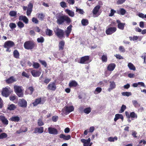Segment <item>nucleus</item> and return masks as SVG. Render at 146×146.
<instances>
[{
	"mask_svg": "<svg viewBox=\"0 0 146 146\" xmlns=\"http://www.w3.org/2000/svg\"><path fill=\"white\" fill-rule=\"evenodd\" d=\"M56 19L57 23L59 25L63 24L65 21L69 25L72 21L70 18L68 16L61 15L60 13L56 14Z\"/></svg>",
	"mask_w": 146,
	"mask_h": 146,
	"instance_id": "obj_1",
	"label": "nucleus"
},
{
	"mask_svg": "<svg viewBox=\"0 0 146 146\" xmlns=\"http://www.w3.org/2000/svg\"><path fill=\"white\" fill-rule=\"evenodd\" d=\"M36 44L33 41H28L24 43V48L27 50H31L36 47Z\"/></svg>",
	"mask_w": 146,
	"mask_h": 146,
	"instance_id": "obj_2",
	"label": "nucleus"
},
{
	"mask_svg": "<svg viewBox=\"0 0 146 146\" xmlns=\"http://www.w3.org/2000/svg\"><path fill=\"white\" fill-rule=\"evenodd\" d=\"M14 88L15 92L19 97H23L24 94L22 86L15 85Z\"/></svg>",
	"mask_w": 146,
	"mask_h": 146,
	"instance_id": "obj_3",
	"label": "nucleus"
},
{
	"mask_svg": "<svg viewBox=\"0 0 146 146\" xmlns=\"http://www.w3.org/2000/svg\"><path fill=\"white\" fill-rule=\"evenodd\" d=\"M55 35L59 38L64 37V31L63 30L58 27L55 28L54 29Z\"/></svg>",
	"mask_w": 146,
	"mask_h": 146,
	"instance_id": "obj_4",
	"label": "nucleus"
},
{
	"mask_svg": "<svg viewBox=\"0 0 146 146\" xmlns=\"http://www.w3.org/2000/svg\"><path fill=\"white\" fill-rule=\"evenodd\" d=\"M15 46V44L13 41L11 40H9L5 43L4 47L5 48H7L6 50V51L10 52L11 51V50L9 49V48Z\"/></svg>",
	"mask_w": 146,
	"mask_h": 146,
	"instance_id": "obj_5",
	"label": "nucleus"
},
{
	"mask_svg": "<svg viewBox=\"0 0 146 146\" xmlns=\"http://www.w3.org/2000/svg\"><path fill=\"white\" fill-rule=\"evenodd\" d=\"M65 44V42L63 40L59 41L58 44L59 50L60 52V53L62 56L64 55V51L63 50Z\"/></svg>",
	"mask_w": 146,
	"mask_h": 146,
	"instance_id": "obj_6",
	"label": "nucleus"
},
{
	"mask_svg": "<svg viewBox=\"0 0 146 146\" xmlns=\"http://www.w3.org/2000/svg\"><path fill=\"white\" fill-rule=\"evenodd\" d=\"M10 89V87L3 88L1 93L2 95L5 97H8L11 93Z\"/></svg>",
	"mask_w": 146,
	"mask_h": 146,
	"instance_id": "obj_7",
	"label": "nucleus"
},
{
	"mask_svg": "<svg viewBox=\"0 0 146 146\" xmlns=\"http://www.w3.org/2000/svg\"><path fill=\"white\" fill-rule=\"evenodd\" d=\"M90 57L88 56L82 57L80 58L79 63L82 64H88L90 62L88 61Z\"/></svg>",
	"mask_w": 146,
	"mask_h": 146,
	"instance_id": "obj_8",
	"label": "nucleus"
},
{
	"mask_svg": "<svg viewBox=\"0 0 146 146\" xmlns=\"http://www.w3.org/2000/svg\"><path fill=\"white\" fill-rule=\"evenodd\" d=\"M47 88L48 90L54 91L56 88V82H51L48 85Z\"/></svg>",
	"mask_w": 146,
	"mask_h": 146,
	"instance_id": "obj_9",
	"label": "nucleus"
},
{
	"mask_svg": "<svg viewBox=\"0 0 146 146\" xmlns=\"http://www.w3.org/2000/svg\"><path fill=\"white\" fill-rule=\"evenodd\" d=\"M116 30V27H110L106 30V33L107 35H111L115 33Z\"/></svg>",
	"mask_w": 146,
	"mask_h": 146,
	"instance_id": "obj_10",
	"label": "nucleus"
},
{
	"mask_svg": "<svg viewBox=\"0 0 146 146\" xmlns=\"http://www.w3.org/2000/svg\"><path fill=\"white\" fill-rule=\"evenodd\" d=\"M19 107L23 108H25L27 106V102L23 99L20 100V101L18 104Z\"/></svg>",
	"mask_w": 146,
	"mask_h": 146,
	"instance_id": "obj_11",
	"label": "nucleus"
},
{
	"mask_svg": "<svg viewBox=\"0 0 146 146\" xmlns=\"http://www.w3.org/2000/svg\"><path fill=\"white\" fill-rule=\"evenodd\" d=\"M48 132L50 134L56 135L58 134V131L56 128L49 127L48 128Z\"/></svg>",
	"mask_w": 146,
	"mask_h": 146,
	"instance_id": "obj_12",
	"label": "nucleus"
},
{
	"mask_svg": "<svg viewBox=\"0 0 146 146\" xmlns=\"http://www.w3.org/2000/svg\"><path fill=\"white\" fill-rule=\"evenodd\" d=\"M31 73L33 77H38L40 76L41 72L40 71L34 70L31 71Z\"/></svg>",
	"mask_w": 146,
	"mask_h": 146,
	"instance_id": "obj_13",
	"label": "nucleus"
},
{
	"mask_svg": "<svg viewBox=\"0 0 146 146\" xmlns=\"http://www.w3.org/2000/svg\"><path fill=\"white\" fill-rule=\"evenodd\" d=\"M116 22L118 24L117 28L121 30H124L125 23H121L120 21L119 20H116Z\"/></svg>",
	"mask_w": 146,
	"mask_h": 146,
	"instance_id": "obj_14",
	"label": "nucleus"
},
{
	"mask_svg": "<svg viewBox=\"0 0 146 146\" xmlns=\"http://www.w3.org/2000/svg\"><path fill=\"white\" fill-rule=\"evenodd\" d=\"M64 110L66 113H69L73 111L74 110V108L73 106H65L64 108Z\"/></svg>",
	"mask_w": 146,
	"mask_h": 146,
	"instance_id": "obj_15",
	"label": "nucleus"
},
{
	"mask_svg": "<svg viewBox=\"0 0 146 146\" xmlns=\"http://www.w3.org/2000/svg\"><path fill=\"white\" fill-rule=\"evenodd\" d=\"M0 121L4 125H7L8 124V121L7 119L4 116L0 115Z\"/></svg>",
	"mask_w": 146,
	"mask_h": 146,
	"instance_id": "obj_16",
	"label": "nucleus"
},
{
	"mask_svg": "<svg viewBox=\"0 0 146 146\" xmlns=\"http://www.w3.org/2000/svg\"><path fill=\"white\" fill-rule=\"evenodd\" d=\"M27 129L26 127L22 126L19 130L16 131V133L17 134H19L22 132H25L27 131Z\"/></svg>",
	"mask_w": 146,
	"mask_h": 146,
	"instance_id": "obj_17",
	"label": "nucleus"
},
{
	"mask_svg": "<svg viewBox=\"0 0 146 146\" xmlns=\"http://www.w3.org/2000/svg\"><path fill=\"white\" fill-rule=\"evenodd\" d=\"M115 66L116 65L115 63H111L108 65L107 67V69L108 71L111 72L114 70Z\"/></svg>",
	"mask_w": 146,
	"mask_h": 146,
	"instance_id": "obj_18",
	"label": "nucleus"
},
{
	"mask_svg": "<svg viewBox=\"0 0 146 146\" xmlns=\"http://www.w3.org/2000/svg\"><path fill=\"white\" fill-rule=\"evenodd\" d=\"M100 6L99 5H97L94 8L92 12L94 15H96L98 13V15H100V14H99L98 12L99 11L100 9Z\"/></svg>",
	"mask_w": 146,
	"mask_h": 146,
	"instance_id": "obj_19",
	"label": "nucleus"
},
{
	"mask_svg": "<svg viewBox=\"0 0 146 146\" xmlns=\"http://www.w3.org/2000/svg\"><path fill=\"white\" fill-rule=\"evenodd\" d=\"M72 25H70L67 28V30L65 31V33L66 35V36L68 38L70 35V33L72 31Z\"/></svg>",
	"mask_w": 146,
	"mask_h": 146,
	"instance_id": "obj_20",
	"label": "nucleus"
},
{
	"mask_svg": "<svg viewBox=\"0 0 146 146\" xmlns=\"http://www.w3.org/2000/svg\"><path fill=\"white\" fill-rule=\"evenodd\" d=\"M44 131V128L42 127H36L35 128L34 133H42Z\"/></svg>",
	"mask_w": 146,
	"mask_h": 146,
	"instance_id": "obj_21",
	"label": "nucleus"
},
{
	"mask_svg": "<svg viewBox=\"0 0 146 146\" xmlns=\"http://www.w3.org/2000/svg\"><path fill=\"white\" fill-rule=\"evenodd\" d=\"M19 20L23 21L25 24H27L28 23L29 20L25 16L21 15L19 17Z\"/></svg>",
	"mask_w": 146,
	"mask_h": 146,
	"instance_id": "obj_22",
	"label": "nucleus"
},
{
	"mask_svg": "<svg viewBox=\"0 0 146 146\" xmlns=\"http://www.w3.org/2000/svg\"><path fill=\"white\" fill-rule=\"evenodd\" d=\"M20 120L19 117L17 116H13L10 118L9 120L15 122H19Z\"/></svg>",
	"mask_w": 146,
	"mask_h": 146,
	"instance_id": "obj_23",
	"label": "nucleus"
},
{
	"mask_svg": "<svg viewBox=\"0 0 146 146\" xmlns=\"http://www.w3.org/2000/svg\"><path fill=\"white\" fill-rule=\"evenodd\" d=\"M78 84L74 80L70 81L69 83V86L70 87H76L78 86Z\"/></svg>",
	"mask_w": 146,
	"mask_h": 146,
	"instance_id": "obj_24",
	"label": "nucleus"
},
{
	"mask_svg": "<svg viewBox=\"0 0 146 146\" xmlns=\"http://www.w3.org/2000/svg\"><path fill=\"white\" fill-rule=\"evenodd\" d=\"M59 137L61 139L66 140H68L71 138V136L70 135L66 136L64 134H61L59 135Z\"/></svg>",
	"mask_w": 146,
	"mask_h": 146,
	"instance_id": "obj_25",
	"label": "nucleus"
},
{
	"mask_svg": "<svg viewBox=\"0 0 146 146\" xmlns=\"http://www.w3.org/2000/svg\"><path fill=\"white\" fill-rule=\"evenodd\" d=\"M65 11L71 17H73L74 16V13L72 11L68 9H67L65 10Z\"/></svg>",
	"mask_w": 146,
	"mask_h": 146,
	"instance_id": "obj_26",
	"label": "nucleus"
},
{
	"mask_svg": "<svg viewBox=\"0 0 146 146\" xmlns=\"http://www.w3.org/2000/svg\"><path fill=\"white\" fill-rule=\"evenodd\" d=\"M16 81L15 79L13 76L10 77L9 78L6 80V82L9 84L13 83Z\"/></svg>",
	"mask_w": 146,
	"mask_h": 146,
	"instance_id": "obj_27",
	"label": "nucleus"
},
{
	"mask_svg": "<svg viewBox=\"0 0 146 146\" xmlns=\"http://www.w3.org/2000/svg\"><path fill=\"white\" fill-rule=\"evenodd\" d=\"M41 101V99L40 98H36L35 99V102L33 103V104L34 106H36L38 104H40Z\"/></svg>",
	"mask_w": 146,
	"mask_h": 146,
	"instance_id": "obj_28",
	"label": "nucleus"
},
{
	"mask_svg": "<svg viewBox=\"0 0 146 146\" xmlns=\"http://www.w3.org/2000/svg\"><path fill=\"white\" fill-rule=\"evenodd\" d=\"M110 87L108 89V90L109 91H110L111 90L114 88L116 86V85L115 84V82H110Z\"/></svg>",
	"mask_w": 146,
	"mask_h": 146,
	"instance_id": "obj_29",
	"label": "nucleus"
},
{
	"mask_svg": "<svg viewBox=\"0 0 146 146\" xmlns=\"http://www.w3.org/2000/svg\"><path fill=\"white\" fill-rule=\"evenodd\" d=\"M13 56L16 58H19V53L17 50H15L13 52Z\"/></svg>",
	"mask_w": 146,
	"mask_h": 146,
	"instance_id": "obj_30",
	"label": "nucleus"
},
{
	"mask_svg": "<svg viewBox=\"0 0 146 146\" xmlns=\"http://www.w3.org/2000/svg\"><path fill=\"white\" fill-rule=\"evenodd\" d=\"M17 108V107L13 104H11L9 105L7 109L10 111L14 110Z\"/></svg>",
	"mask_w": 146,
	"mask_h": 146,
	"instance_id": "obj_31",
	"label": "nucleus"
},
{
	"mask_svg": "<svg viewBox=\"0 0 146 146\" xmlns=\"http://www.w3.org/2000/svg\"><path fill=\"white\" fill-rule=\"evenodd\" d=\"M127 66L129 69L131 70L135 71L136 70V68L135 66L131 62L128 63Z\"/></svg>",
	"mask_w": 146,
	"mask_h": 146,
	"instance_id": "obj_32",
	"label": "nucleus"
},
{
	"mask_svg": "<svg viewBox=\"0 0 146 146\" xmlns=\"http://www.w3.org/2000/svg\"><path fill=\"white\" fill-rule=\"evenodd\" d=\"M52 31L48 29H47L45 31L46 35L49 36H51L53 35Z\"/></svg>",
	"mask_w": 146,
	"mask_h": 146,
	"instance_id": "obj_33",
	"label": "nucleus"
},
{
	"mask_svg": "<svg viewBox=\"0 0 146 146\" xmlns=\"http://www.w3.org/2000/svg\"><path fill=\"white\" fill-rule=\"evenodd\" d=\"M81 23L83 26H86L89 23L88 20L87 19H83L81 21Z\"/></svg>",
	"mask_w": 146,
	"mask_h": 146,
	"instance_id": "obj_34",
	"label": "nucleus"
},
{
	"mask_svg": "<svg viewBox=\"0 0 146 146\" xmlns=\"http://www.w3.org/2000/svg\"><path fill=\"white\" fill-rule=\"evenodd\" d=\"M81 141L84 143V146H89V145L90 143L86 141V140L85 139H82Z\"/></svg>",
	"mask_w": 146,
	"mask_h": 146,
	"instance_id": "obj_35",
	"label": "nucleus"
},
{
	"mask_svg": "<svg viewBox=\"0 0 146 146\" xmlns=\"http://www.w3.org/2000/svg\"><path fill=\"white\" fill-rule=\"evenodd\" d=\"M117 138L116 136H115L114 137H110L108 138V141L110 142H114L115 141H117Z\"/></svg>",
	"mask_w": 146,
	"mask_h": 146,
	"instance_id": "obj_36",
	"label": "nucleus"
},
{
	"mask_svg": "<svg viewBox=\"0 0 146 146\" xmlns=\"http://www.w3.org/2000/svg\"><path fill=\"white\" fill-rule=\"evenodd\" d=\"M137 116L134 112H132L130 113V118H137Z\"/></svg>",
	"mask_w": 146,
	"mask_h": 146,
	"instance_id": "obj_37",
	"label": "nucleus"
},
{
	"mask_svg": "<svg viewBox=\"0 0 146 146\" xmlns=\"http://www.w3.org/2000/svg\"><path fill=\"white\" fill-rule=\"evenodd\" d=\"M91 109L90 107L86 108L84 110V113L87 114L91 112Z\"/></svg>",
	"mask_w": 146,
	"mask_h": 146,
	"instance_id": "obj_38",
	"label": "nucleus"
},
{
	"mask_svg": "<svg viewBox=\"0 0 146 146\" xmlns=\"http://www.w3.org/2000/svg\"><path fill=\"white\" fill-rule=\"evenodd\" d=\"M101 60L103 62H106L107 61L108 58L106 55H103L101 57Z\"/></svg>",
	"mask_w": 146,
	"mask_h": 146,
	"instance_id": "obj_39",
	"label": "nucleus"
},
{
	"mask_svg": "<svg viewBox=\"0 0 146 146\" xmlns=\"http://www.w3.org/2000/svg\"><path fill=\"white\" fill-rule=\"evenodd\" d=\"M40 66V65L38 63L34 62H33V66L34 68L38 69Z\"/></svg>",
	"mask_w": 146,
	"mask_h": 146,
	"instance_id": "obj_40",
	"label": "nucleus"
},
{
	"mask_svg": "<svg viewBox=\"0 0 146 146\" xmlns=\"http://www.w3.org/2000/svg\"><path fill=\"white\" fill-rule=\"evenodd\" d=\"M132 102L133 105L136 108L139 107L140 106V104H139L136 100H133Z\"/></svg>",
	"mask_w": 146,
	"mask_h": 146,
	"instance_id": "obj_41",
	"label": "nucleus"
},
{
	"mask_svg": "<svg viewBox=\"0 0 146 146\" xmlns=\"http://www.w3.org/2000/svg\"><path fill=\"white\" fill-rule=\"evenodd\" d=\"M7 136V133H3L0 134V139L5 138Z\"/></svg>",
	"mask_w": 146,
	"mask_h": 146,
	"instance_id": "obj_42",
	"label": "nucleus"
},
{
	"mask_svg": "<svg viewBox=\"0 0 146 146\" xmlns=\"http://www.w3.org/2000/svg\"><path fill=\"white\" fill-rule=\"evenodd\" d=\"M37 40L38 42L41 43L43 42L44 41V39L42 36L38 38Z\"/></svg>",
	"mask_w": 146,
	"mask_h": 146,
	"instance_id": "obj_43",
	"label": "nucleus"
},
{
	"mask_svg": "<svg viewBox=\"0 0 146 146\" xmlns=\"http://www.w3.org/2000/svg\"><path fill=\"white\" fill-rule=\"evenodd\" d=\"M126 106L124 105H122L121 109L119 110V112L120 113H122L126 109Z\"/></svg>",
	"mask_w": 146,
	"mask_h": 146,
	"instance_id": "obj_44",
	"label": "nucleus"
},
{
	"mask_svg": "<svg viewBox=\"0 0 146 146\" xmlns=\"http://www.w3.org/2000/svg\"><path fill=\"white\" fill-rule=\"evenodd\" d=\"M76 12H78L79 13L81 14H83L84 13L83 9H79L77 7H76Z\"/></svg>",
	"mask_w": 146,
	"mask_h": 146,
	"instance_id": "obj_45",
	"label": "nucleus"
},
{
	"mask_svg": "<svg viewBox=\"0 0 146 146\" xmlns=\"http://www.w3.org/2000/svg\"><path fill=\"white\" fill-rule=\"evenodd\" d=\"M38 17L40 20L42 21L44 17V15L42 13H39L38 14Z\"/></svg>",
	"mask_w": 146,
	"mask_h": 146,
	"instance_id": "obj_46",
	"label": "nucleus"
},
{
	"mask_svg": "<svg viewBox=\"0 0 146 146\" xmlns=\"http://www.w3.org/2000/svg\"><path fill=\"white\" fill-rule=\"evenodd\" d=\"M17 25L18 27L20 28H22L24 27V24L22 22L19 21L17 23Z\"/></svg>",
	"mask_w": 146,
	"mask_h": 146,
	"instance_id": "obj_47",
	"label": "nucleus"
},
{
	"mask_svg": "<svg viewBox=\"0 0 146 146\" xmlns=\"http://www.w3.org/2000/svg\"><path fill=\"white\" fill-rule=\"evenodd\" d=\"M121 94L123 96H129L131 95V92H122L121 93Z\"/></svg>",
	"mask_w": 146,
	"mask_h": 146,
	"instance_id": "obj_48",
	"label": "nucleus"
},
{
	"mask_svg": "<svg viewBox=\"0 0 146 146\" xmlns=\"http://www.w3.org/2000/svg\"><path fill=\"white\" fill-rule=\"evenodd\" d=\"M38 124L39 126H42L44 125V123L42 121V119H39L38 120Z\"/></svg>",
	"mask_w": 146,
	"mask_h": 146,
	"instance_id": "obj_49",
	"label": "nucleus"
},
{
	"mask_svg": "<svg viewBox=\"0 0 146 146\" xmlns=\"http://www.w3.org/2000/svg\"><path fill=\"white\" fill-rule=\"evenodd\" d=\"M9 15L11 17H15L17 15V13L13 11H11L9 12Z\"/></svg>",
	"mask_w": 146,
	"mask_h": 146,
	"instance_id": "obj_50",
	"label": "nucleus"
},
{
	"mask_svg": "<svg viewBox=\"0 0 146 146\" xmlns=\"http://www.w3.org/2000/svg\"><path fill=\"white\" fill-rule=\"evenodd\" d=\"M28 90L30 91L29 94L32 95L34 90V88L33 86H30L28 88Z\"/></svg>",
	"mask_w": 146,
	"mask_h": 146,
	"instance_id": "obj_51",
	"label": "nucleus"
},
{
	"mask_svg": "<svg viewBox=\"0 0 146 146\" xmlns=\"http://www.w3.org/2000/svg\"><path fill=\"white\" fill-rule=\"evenodd\" d=\"M51 78H45L43 81V82L44 83L46 84H47L51 81Z\"/></svg>",
	"mask_w": 146,
	"mask_h": 146,
	"instance_id": "obj_52",
	"label": "nucleus"
},
{
	"mask_svg": "<svg viewBox=\"0 0 146 146\" xmlns=\"http://www.w3.org/2000/svg\"><path fill=\"white\" fill-rule=\"evenodd\" d=\"M120 15H124L125 14L126 11L124 9L121 8L120 9Z\"/></svg>",
	"mask_w": 146,
	"mask_h": 146,
	"instance_id": "obj_53",
	"label": "nucleus"
},
{
	"mask_svg": "<svg viewBox=\"0 0 146 146\" xmlns=\"http://www.w3.org/2000/svg\"><path fill=\"white\" fill-rule=\"evenodd\" d=\"M39 62L42 65L44 66L45 67H46L47 65V63L44 60H39Z\"/></svg>",
	"mask_w": 146,
	"mask_h": 146,
	"instance_id": "obj_54",
	"label": "nucleus"
},
{
	"mask_svg": "<svg viewBox=\"0 0 146 146\" xmlns=\"http://www.w3.org/2000/svg\"><path fill=\"white\" fill-rule=\"evenodd\" d=\"M117 117L118 119H121L122 121H123V115L121 114H115Z\"/></svg>",
	"mask_w": 146,
	"mask_h": 146,
	"instance_id": "obj_55",
	"label": "nucleus"
},
{
	"mask_svg": "<svg viewBox=\"0 0 146 146\" xmlns=\"http://www.w3.org/2000/svg\"><path fill=\"white\" fill-rule=\"evenodd\" d=\"M9 26L12 29L15 28L16 27V25L13 23H10L9 25Z\"/></svg>",
	"mask_w": 146,
	"mask_h": 146,
	"instance_id": "obj_56",
	"label": "nucleus"
},
{
	"mask_svg": "<svg viewBox=\"0 0 146 146\" xmlns=\"http://www.w3.org/2000/svg\"><path fill=\"white\" fill-rule=\"evenodd\" d=\"M60 6L62 8H65L67 7L66 3L64 1H62L60 3Z\"/></svg>",
	"mask_w": 146,
	"mask_h": 146,
	"instance_id": "obj_57",
	"label": "nucleus"
},
{
	"mask_svg": "<svg viewBox=\"0 0 146 146\" xmlns=\"http://www.w3.org/2000/svg\"><path fill=\"white\" fill-rule=\"evenodd\" d=\"M102 90V89L100 87H97L95 89V91L94 92V93L95 94H96L95 93V92H97L98 93H100L101 92Z\"/></svg>",
	"mask_w": 146,
	"mask_h": 146,
	"instance_id": "obj_58",
	"label": "nucleus"
},
{
	"mask_svg": "<svg viewBox=\"0 0 146 146\" xmlns=\"http://www.w3.org/2000/svg\"><path fill=\"white\" fill-rule=\"evenodd\" d=\"M32 21L35 24H38V23L39 21L36 18L33 17L32 18Z\"/></svg>",
	"mask_w": 146,
	"mask_h": 146,
	"instance_id": "obj_59",
	"label": "nucleus"
},
{
	"mask_svg": "<svg viewBox=\"0 0 146 146\" xmlns=\"http://www.w3.org/2000/svg\"><path fill=\"white\" fill-rule=\"evenodd\" d=\"M126 0H118L117 2V4L119 5L123 4Z\"/></svg>",
	"mask_w": 146,
	"mask_h": 146,
	"instance_id": "obj_60",
	"label": "nucleus"
},
{
	"mask_svg": "<svg viewBox=\"0 0 146 146\" xmlns=\"http://www.w3.org/2000/svg\"><path fill=\"white\" fill-rule=\"evenodd\" d=\"M116 11L114 10L113 9H111V12L109 16L110 17L113 16L114 14L116 13Z\"/></svg>",
	"mask_w": 146,
	"mask_h": 146,
	"instance_id": "obj_61",
	"label": "nucleus"
},
{
	"mask_svg": "<svg viewBox=\"0 0 146 146\" xmlns=\"http://www.w3.org/2000/svg\"><path fill=\"white\" fill-rule=\"evenodd\" d=\"M119 50L121 52H124L125 51V50L124 47L122 46H119Z\"/></svg>",
	"mask_w": 146,
	"mask_h": 146,
	"instance_id": "obj_62",
	"label": "nucleus"
},
{
	"mask_svg": "<svg viewBox=\"0 0 146 146\" xmlns=\"http://www.w3.org/2000/svg\"><path fill=\"white\" fill-rule=\"evenodd\" d=\"M58 119V117L57 116H53L52 117V120L54 122H56Z\"/></svg>",
	"mask_w": 146,
	"mask_h": 146,
	"instance_id": "obj_63",
	"label": "nucleus"
},
{
	"mask_svg": "<svg viewBox=\"0 0 146 146\" xmlns=\"http://www.w3.org/2000/svg\"><path fill=\"white\" fill-rule=\"evenodd\" d=\"M32 11V9H27V16H29L30 15Z\"/></svg>",
	"mask_w": 146,
	"mask_h": 146,
	"instance_id": "obj_64",
	"label": "nucleus"
}]
</instances>
